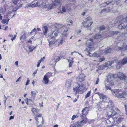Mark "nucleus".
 Instances as JSON below:
<instances>
[{
    "label": "nucleus",
    "instance_id": "48",
    "mask_svg": "<svg viewBox=\"0 0 127 127\" xmlns=\"http://www.w3.org/2000/svg\"><path fill=\"white\" fill-rule=\"evenodd\" d=\"M77 117H78V116L77 115H73L72 116V117L71 118V120H73L75 118H77Z\"/></svg>",
    "mask_w": 127,
    "mask_h": 127
},
{
    "label": "nucleus",
    "instance_id": "58",
    "mask_svg": "<svg viewBox=\"0 0 127 127\" xmlns=\"http://www.w3.org/2000/svg\"><path fill=\"white\" fill-rule=\"evenodd\" d=\"M45 59V57H44L42 58H41L38 61L40 63L43 61V59L44 60Z\"/></svg>",
    "mask_w": 127,
    "mask_h": 127
},
{
    "label": "nucleus",
    "instance_id": "50",
    "mask_svg": "<svg viewBox=\"0 0 127 127\" xmlns=\"http://www.w3.org/2000/svg\"><path fill=\"white\" fill-rule=\"evenodd\" d=\"M105 27L104 26H101L100 27L99 29L100 30L102 31L105 29Z\"/></svg>",
    "mask_w": 127,
    "mask_h": 127
},
{
    "label": "nucleus",
    "instance_id": "61",
    "mask_svg": "<svg viewBox=\"0 0 127 127\" xmlns=\"http://www.w3.org/2000/svg\"><path fill=\"white\" fill-rule=\"evenodd\" d=\"M54 62V61H53V59L51 61V65H55L56 64H53V63Z\"/></svg>",
    "mask_w": 127,
    "mask_h": 127
},
{
    "label": "nucleus",
    "instance_id": "53",
    "mask_svg": "<svg viewBox=\"0 0 127 127\" xmlns=\"http://www.w3.org/2000/svg\"><path fill=\"white\" fill-rule=\"evenodd\" d=\"M37 91H34L32 92V96L33 95L34 96L36 94ZM33 97L32 96V97Z\"/></svg>",
    "mask_w": 127,
    "mask_h": 127
},
{
    "label": "nucleus",
    "instance_id": "21",
    "mask_svg": "<svg viewBox=\"0 0 127 127\" xmlns=\"http://www.w3.org/2000/svg\"><path fill=\"white\" fill-rule=\"evenodd\" d=\"M117 75L118 77L121 80H124L126 76L124 74L120 72H118Z\"/></svg>",
    "mask_w": 127,
    "mask_h": 127
},
{
    "label": "nucleus",
    "instance_id": "30",
    "mask_svg": "<svg viewBox=\"0 0 127 127\" xmlns=\"http://www.w3.org/2000/svg\"><path fill=\"white\" fill-rule=\"evenodd\" d=\"M64 39H61L60 40L58 39L56 40V45H60V44H62V42L63 40Z\"/></svg>",
    "mask_w": 127,
    "mask_h": 127
},
{
    "label": "nucleus",
    "instance_id": "24",
    "mask_svg": "<svg viewBox=\"0 0 127 127\" xmlns=\"http://www.w3.org/2000/svg\"><path fill=\"white\" fill-rule=\"evenodd\" d=\"M117 64L116 65V68L117 69H119L121 67L122 65H121V61H120L117 60H115L114 61Z\"/></svg>",
    "mask_w": 127,
    "mask_h": 127
},
{
    "label": "nucleus",
    "instance_id": "19",
    "mask_svg": "<svg viewBox=\"0 0 127 127\" xmlns=\"http://www.w3.org/2000/svg\"><path fill=\"white\" fill-rule=\"evenodd\" d=\"M85 75L83 74H80L77 77V80L80 82H81L83 81L85 77Z\"/></svg>",
    "mask_w": 127,
    "mask_h": 127
},
{
    "label": "nucleus",
    "instance_id": "39",
    "mask_svg": "<svg viewBox=\"0 0 127 127\" xmlns=\"http://www.w3.org/2000/svg\"><path fill=\"white\" fill-rule=\"evenodd\" d=\"M121 35L122 36H123L125 38H127V33H121Z\"/></svg>",
    "mask_w": 127,
    "mask_h": 127
},
{
    "label": "nucleus",
    "instance_id": "59",
    "mask_svg": "<svg viewBox=\"0 0 127 127\" xmlns=\"http://www.w3.org/2000/svg\"><path fill=\"white\" fill-rule=\"evenodd\" d=\"M125 82L127 83V77L126 76L124 80Z\"/></svg>",
    "mask_w": 127,
    "mask_h": 127
},
{
    "label": "nucleus",
    "instance_id": "51",
    "mask_svg": "<svg viewBox=\"0 0 127 127\" xmlns=\"http://www.w3.org/2000/svg\"><path fill=\"white\" fill-rule=\"evenodd\" d=\"M28 52H31L32 51V48L31 47L29 46L28 49L27 50Z\"/></svg>",
    "mask_w": 127,
    "mask_h": 127
},
{
    "label": "nucleus",
    "instance_id": "36",
    "mask_svg": "<svg viewBox=\"0 0 127 127\" xmlns=\"http://www.w3.org/2000/svg\"><path fill=\"white\" fill-rule=\"evenodd\" d=\"M80 121H79L77 122V125L76 126L77 127H81L84 125L83 123H80Z\"/></svg>",
    "mask_w": 127,
    "mask_h": 127
},
{
    "label": "nucleus",
    "instance_id": "26",
    "mask_svg": "<svg viewBox=\"0 0 127 127\" xmlns=\"http://www.w3.org/2000/svg\"><path fill=\"white\" fill-rule=\"evenodd\" d=\"M66 32L63 31V32L62 33V36L63 38V39H65L68 35V34Z\"/></svg>",
    "mask_w": 127,
    "mask_h": 127
},
{
    "label": "nucleus",
    "instance_id": "9",
    "mask_svg": "<svg viewBox=\"0 0 127 127\" xmlns=\"http://www.w3.org/2000/svg\"><path fill=\"white\" fill-rule=\"evenodd\" d=\"M114 81H106L105 83V91L107 90L108 89L111 90V87L114 85Z\"/></svg>",
    "mask_w": 127,
    "mask_h": 127
},
{
    "label": "nucleus",
    "instance_id": "7",
    "mask_svg": "<svg viewBox=\"0 0 127 127\" xmlns=\"http://www.w3.org/2000/svg\"><path fill=\"white\" fill-rule=\"evenodd\" d=\"M95 94L98 95H99V98L101 99H102V101L99 102L100 104L102 102L106 103L108 102L109 101V98L107 97L106 95L101 94L99 92H97Z\"/></svg>",
    "mask_w": 127,
    "mask_h": 127
},
{
    "label": "nucleus",
    "instance_id": "46",
    "mask_svg": "<svg viewBox=\"0 0 127 127\" xmlns=\"http://www.w3.org/2000/svg\"><path fill=\"white\" fill-rule=\"evenodd\" d=\"M31 99H28L27 98L26 99V103L27 104H29L28 102L31 101Z\"/></svg>",
    "mask_w": 127,
    "mask_h": 127
},
{
    "label": "nucleus",
    "instance_id": "64",
    "mask_svg": "<svg viewBox=\"0 0 127 127\" xmlns=\"http://www.w3.org/2000/svg\"><path fill=\"white\" fill-rule=\"evenodd\" d=\"M43 103V102H42L41 103V104L39 103V106L40 107H43V105H42Z\"/></svg>",
    "mask_w": 127,
    "mask_h": 127
},
{
    "label": "nucleus",
    "instance_id": "5",
    "mask_svg": "<svg viewBox=\"0 0 127 127\" xmlns=\"http://www.w3.org/2000/svg\"><path fill=\"white\" fill-rule=\"evenodd\" d=\"M86 44L87 46L88 47V51L91 52L95 50V49L93 45L94 43L93 39H91L87 40L86 42Z\"/></svg>",
    "mask_w": 127,
    "mask_h": 127
},
{
    "label": "nucleus",
    "instance_id": "2",
    "mask_svg": "<svg viewBox=\"0 0 127 127\" xmlns=\"http://www.w3.org/2000/svg\"><path fill=\"white\" fill-rule=\"evenodd\" d=\"M112 93L118 98H124L127 96V94L125 92H122L120 90L117 89L113 90L112 91Z\"/></svg>",
    "mask_w": 127,
    "mask_h": 127
},
{
    "label": "nucleus",
    "instance_id": "49",
    "mask_svg": "<svg viewBox=\"0 0 127 127\" xmlns=\"http://www.w3.org/2000/svg\"><path fill=\"white\" fill-rule=\"evenodd\" d=\"M32 6V4L31 3L28 4L26 5V6L25 7V8L26 7L28 8L29 7H31Z\"/></svg>",
    "mask_w": 127,
    "mask_h": 127
},
{
    "label": "nucleus",
    "instance_id": "23",
    "mask_svg": "<svg viewBox=\"0 0 127 127\" xmlns=\"http://www.w3.org/2000/svg\"><path fill=\"white\" fill-rule=\"evenodd\" d=\"M48 78L44 76L43 80L42 81V83L46 85L49 82V80Z\"/></svg>",
    "mask_w": 127,
    "mask_h": 127
},
{
    "label": "nucleus",
    "instance_id": "42",
    "mask_svg": "<svg viewBox=\"0 0 127 127\" xmlns=\"http://www.w3.org/2000/svg\"><path fill=\"white\" fill-rule=\"evenodd\" d=\"M91 93V91H89L88 93L85 96V98H87L89 97L90 95V94Z\"/></svg>",
    "mask_w": 127,
    "mask_h": 127
},
{
    "label": "nucleus",
    "instance_id": "15",
    "mask_svg": "<svg viewBox=\"0 0 127 127\" xmlns=\"http://www.w3.org/2000/svg\"><path fill=\"white\" fill-rule=\"evenodd\" d=\"M111 51V48L108 47L106 48L105 49L101 50L100 53L102 55H104L106 54L110 53Z\"/></svg>",
    "mask_w": 127,
    "mask_h": 127
},
{
    "label": "nucleus",
    "instance_id": "37",
    "mask_svg": "<svg viewBox=\"0 0 127 127\" xmlns=\"http://www.w3.org/2000/svg\"><path fill=\"white\" fill-rule=\"evenodd\" d=\"M105 59V58L104 57H102L98 58V60L97 61L98 62H100L104 61Z\"/></svg>",
    "mask_w": 127,
    "mask_h": 127
},
{
    "label": "nucleus",
    "instance_id": "18",
    "mask_svg": "<svg viewBox=\"0 0 127 127\" xmlns=\"http://www.w3.org/2000/svg\"><path fill=\"white\" fill-rule=\"evenodd\" d=\"M88 108L87 107L84 108L82 111V113L81 114V117L82 118V117H83V115H86L88 114Z\"/></svg>",
    "mask_w": 127,
    "mask_h": 127
},
{
    "label": "nucleus",
    "instance_id": "28",
    "mask_svg": "<svg viewBox=\"0 0 127 127\" xmlns=\"http://www.w3.org/2000/svg\"><path fill=\"white\" fill-rule=\"evenodd\" d=\"M113 62L112 61H108L105 63V65L104 66V67H107L109 66H110L113 63Z\"/></svg>",
    "mask_w": 127,
    "mask_h": 127
},
{
    "label": "nucleus",
    "instance_id": "3",
    "mask_svg": "<svg viewBox=\"0 0 127 127\" xmlns=\"http://www.w3.org/2000/svg\"><path fill=\"white\" fill-rule=\"evenodd\" d=\"M91 20L92 19L91 17H88L86 19V21L82 22L83 26L86 30L91 29L90 26L93 23L91 21Z\"/></svg>",
    "mask_w": 127,
    "mask_h": 127
},
{
    "label": "nucleus",
    "instance_id": "29",
    "mask_svg": "<svg viewBox=\"0 0 127 127\" xmlns=\"http://www.w3.org/2000/svg\"><path fill=\"white\" fill-rule=\"evenodd\" d=\"M119 32L118 31H110L109 32V33L110 34L109 36H111L112 35H113L114 34H116L119 33Z\"/></svg>",
    "mask_w": 127,
    "mask_h": 127
},
{
    "label": "nucleus",
    "instance_id": "20",
    "mask_svg": "<svg viewBox=\"0 0 127 127\" xmlns=\"http://www.w3.org/2000/svg\"><path fill=\"white\" fill-rule=\"evenodd\" d=\"M106 122L108 125V126H111L114 123L113 119L112 118H110L106 120Z\"/></svg>",
    "mask_w": 127,
    "mask_h": 127
},
{
    "label": "nucleus",
    "instance_id": "41",
    "mask_svg": "<svg viewBox=\"0 0 127 127\" xmlns=\"http://www.w3.org/2000/svg\"><path fill=\"white\" fill-rule=\"evenodd\" d=\"M9 20V19H4L1 22L3 24H5L7 23V24H8V22Z\"/></svg>",
    "mask_w": 127,
    "mask_h": 127
},
{
    "label": "nucleus",
    "instance_id": "56",
    "mask_svg": "<svg viewBox=\"0 0 127 127\" xmlns=\"http://www.w3.org/2000/svg\"><path fill=\"white\" fill-rule=\"evenodd\" d=\"M73 61H70V62H69V68L70 67H71V65H72V64L73 63Z\"/></svg>",
    "mask_w": 127,
    "mask_h": 127
},
{
    "label": "nucleus",
    "instance_id": "35",
    "mask_svg": "<svg viewBox=\"0 0 127 127\" xmlns=\"http://www.w3.org/2000/svg\"><path fill=\"white\" fill-rule=\"evenodd\" d=\"M108 104L107 106L108 107L111 108L113 106V103L112 101H108Z\"/></svg>",
    "mask_w": 127,
    "mask_h": 127
},
{
    "label": "nucleus",
    "instance_id": "31",
    "mask_svg": "<svg viewBox=\"0 0 127 127\" xmlns=\"http://www.w3.org/2000/svg\"><path fill=\"white\" fill-rule=\"evenodd\" d=\"M121 63L122 65H124L127 63V58H124L122 60Z\"/></svg>",
    "mask_w": 127,
    "mask_h": 127
},
{
    "label": "nucleus",
    "instance_id": "63",
    "mask_svg": "<svg viewBox=\"0 0 127 127\" xmlns=\"http://www.w3.org/2000/svg\"><path fill=\"white\" fill-rule=\"evenodd\" d=\"M78 99V98H75L74 100L73 101V102L74 103L76 102Z\"/></svg>",
    "mask_w": 127,
    "mask_h": 127
},
{
    "label": "nucleus",
    "instance_id": "11",
    "mask_svg": "<svg viewBox=\"0 0 127 127\" xmlns=\"http://www.w3.org/2000/svg\"><path fill=\"white\" fill-rule=\"evenodd\" d=\"M39 6L43 8H44L45 7L49 10L51 9L52 8V6L51 4L46 5L45 2H42L41 1L40 2L39 4Z\"/></svg>",
    "mask_w": 127,
    "mask_h": 127
},
{
    "label": "nucleus",
    "instance_id": "27",
    "mask_svg": "<svg viewBox=\"0 0 127 127\" xmlns=\"http://www.w3.org/2000/svg\"><path fill=\"white\" fill-rule=\"evenodd\" d=\"M35 120V121H36V124L37 125V126H38L39 127L40 126L42 125L43 124V117H42V122H39L40 120H39V119L37 120H36L34 119Z\"/></svg>",
    "mask_w": 127,
    "mask_h": 127
},
{
    "label": "nucleus",
    "instance_id": "17",
    "mask_svg": "<svg viewBox=\"0 0 127 127\" xmlns=\"http://www.w3.org/2000/svg\"><path fill=\"white\" fill-rule=\"evenodd\" d=\"M51 32L50 34V36L52 34L53 38L56 37L58 35L59 32L57 30H51Z\"/></svg>",
    "mask_w": 127,
    "mask_h": 127
},
{
    "label": "nucleus",
    "instance_id": "12",
    "mask_svg": "<svg viewBox=\"0 0 127 127\" xmlns=\"http://www.w3.org/2000/svg\"><path fill=\"white\" fill-rule=\"evenodd\" d=\"M52 1V3L51 4L52 6L54 7L56 6L57 7H58L59 8L61 6L62 4L60 1L59 0H51Z\"/></svg>",
    "mask_w": 127,
    "mask_h": 127
},
{
    "label": "nucleus",
    "instance_id": "54",
    "mask_svg": "<svg viewBox=\"0 0 127 127\" xmlns=\"http://www.w3.org/2000/svg\"><path fill=\"white\" fill-rule=\"evenodd\" d=\"M111 1H112V3H113V2H117L119 1L120 0H111Z\"/></svg>",
    "mask_w": 127,
    "mask_h": 127
},
{
    "label": "nucleus",
    "instance_id": "44",
    "mask_svg": "<svg viewBox=\"0 0 127 127\" xmlns=\"http://www.w3.org/2000/svg\"><path fill=\"white\" fill-rule=\"evenodd\" d=\"M20 40L22 41V40H24L26 39V36L25 34L22 35L21 37L20 38Z\"/></svg>",
    "mask_w": 127,
    "mask_h": 127
},
{
    "label": "nucleus",
    "instance_id": "52",
    "mask_svg": "<svg viewBox=\"0 0 127 127\" xmlns=\"http://www.w3.org/2000/svg\"><path fill=\"white\" fill-rule=\"evenodd\" d=\"M68 62H70V61H73V59L71 57H69V59H68Z\"/></svg>",
    "mask_w": 127,
    "mask_h": 127
},
{
    "label": "nucleus",
    "instance_id": "14",
    "mask_svg": "<svg viewBox=\"0 0 127 127\" xmlns=\"http://www.w3.org/2000/svg\"><path fill=\"white\" fill-rule=\"evenodd\" d=\"M106 81H114L115 76L114 74L111 73L108 74L106 75Z\"/></svg>",
    "mask_w": 127,
    "mask_h": 127
},
{
    "label": "nucleus",
    "instance_id": "22",
    "mask_svg": "<svg viewBox=\"0 0 127 127\" xmlns=\"http://www.w3.org/2000/svg\"><path fill=\"white\" fill-rule=\"evenodd\" d=\"M42 30L43 32L44 33V35H45L47 37L50 36V34L48 35L47 34L48 28L46 26H44L42 29Z\"/></svg>",
    "mask_w": 127,
    "mask_h": 127
},
{
    "label": "nucleus",
    "instance_id": "45",
    "mask_svg": "<svg viewBox=\"0 0 127 127\" xmlns=\"http://www.w3.org/2000/svg\"><path fill=\"white\" fill-rule=\"evenodd\" d=\"M66 9H65V7L64 6H62V11H60V12L62 13L63 12H66Z\"/></svg>",
    "mask_w": 127,
    "mask_h": 127
},
{
    "label": "nucleus",
    "instance_id": "13",
    "mask_svg": "<svg viewBox=\"0 0 127 127\" xmlns=\"http://www.w3.org/2000/svg\"><path fill=\"white\" fill-rule=\"evenodd\" d=\"M90 51H88L90 57H98L100 56L102 54L101 53V50L98 52H95L93 54H91L90 52Z\"/></svg>",
    "mask_w": 127,
    "mask_h": 127
},
{
    "label": "nucleus",
    "instance_id": "32",
    "mask_svg": "<svg viewBox=\"0 0 127 127\" xmlns=\"http://www.w3.org/2000/svg\"><path fill=\"white\" fill-rule=\"evenodd\" d=\"M88 122V119L86 117H84L81 121H80V123H83L84 125L87 123Z\"/></svg>",
    "mask_w": 127,
    "mask_h": 127
},
{
    "label": "nucleus",
    "instance_id": "33",
    "mask_svg": "<svg viewBox=\"0 0 127 127\" xmlns=\"http://www.w3.org/2000/svg\"><path fill=\"white\" fill-rule=\"evenodd\" d=\"M75 86H76V87L75 88L74 87L73 88V90L76 92L79 88L80 86L79 84L77 83L75 84Z\"/></svg>",
    "mask_w": 127,
    "mask_h": 127
},
{
    "label": "nucleus",
    "instance_id": "60",
    "mask_svg": "<svg viewBox=\"0 0 127 127\" xmlns=\"http://www.w3.org/2000/svg\"><path fill=\"white\" fill-rule=\"evenodd\" d=\"M16 37V35H15L12 38H11V40L12 41H13L14 40Z\"/></svg>",
    "mask_w": 127,
    "mask_h": 127
},
{
    "label": "nucleus",
    "instance_id": "57",
    "mask_svg": "<svg viewBox=\"0 0 127 127\" xmlns=\"http://www.w3.org/2000/svg\"><path fill=\"white\" fill-rule=\"evenodd\" d=\"M30 81V80H29L28 78L27 80V82L26 83L25 85L26 86H27V85H28L29 84V83Z\"/></svg>",
    "mask_w": 127,
    "mask_h": 127
},
{
    "label": "nucleus",
    "instance_id": "8",
    "mask_svg": "<svg viewBox=\"0 0 127 127\" xmlns=\"http://www.w3.org/2000/svg\"><path fill=\"white\" fill-rule=\"evenodd\" d=\"M68 25L66 26H63L62 25L60 24H54L52 26V27H54L56 29H61V28H63L64 31L67 32L68 29V27H67Z\"/></svg>",
    "mask_w": 127,
    "mask_h": 127
},
{
    "label": "nucleus",
    "instance_id": "10",
    "mask_svg": "<svg viewBox=\"0 0 127 127\" xmlns=\"http://www.w3.org/2000/svg\"><path fill=\"white\" fill-rule=\"evenodd\" d=\"M115 110V111H114V112L111 114V116L113 117L112 118L113 119H117L119 117L121 114L120 111L118 109L116 108Z\"/></svg>",
    "mask_w": 127,
    "mask_h": 127
},
{
    "label": "nucleus",
    "instance_id": "40",
    "mask_svg": "<svg viewBox=\"0 0 127 127\" xmlns=\"http://www.w3.org/2000/svg\"><path fill=\"white\" fill-rule=\"evenodd\" d=\"M66 87L68 89H69L71 88V84L69 83H67L65 85Z\"/></svg>",
    "mask_w": 127,
    "mask_h": 127
},
{
    "label": "nucleus",
    "instance_id": "62",
    "mask_svg": "<svg viewBox=\"0 0 127 127\" xmlns=\"http://www.w3.org/2000/svg\"><path fill=\"white\" fill-rule=\"evenodd\" d=\"M14 116H10L9 118V120H11V119H14Z\"/></svg>",
    "mask_w": 127,
    "mask_h": 127
},
{
    "label": "nucleus",
    "instance_id": "6",
    "mask_svg": "<svg viewBox=\"0 0 127 127\" xmlns=\"http://www.w3.org/2000/svg\"><path fill=\"white\" fill-rule=\"evenodd\" d=\"M116 45L117 47H118L117 49L118 50H122V51H125L127 49L125 47V44L122 41L118 42L116 43Z\"/></svg>",
    "mask_w": 127,
    "mask_h": 127
},
{
    "label": "nucleus",
    "instance_id": "38",
    "mask_svg": "<svg viewBox=\"0 0 127 127\" xmlns=\"http://www.w3.org/2000/svg\"><path fill=\"white\" fill-rule=\"evenodd\" d=\"M52 75V73L48 72L44 76L49 78Z\"/></svg>",
    "mask_w": 127,
    "mask_h": 127
},
{
    "label": "nucleus",
    "instance_id": "47",
    "mask_svg": "<svg viewBox=\"0 0 127 127\" xmlns=\"http://www.w3.org/2000/svg\"><path fill=\"white\" fill-rule=\"evenodd\" d=\"M124 119L123 117H120L118 120L117 121L120 122L123 120Z\"/></svg>",
    "mask_w": 127,
    "mask_h": 127
},
{
    "label": "nucleus",
    "instance_id": "55",
    "mask_svg": "<svg viewBox=\"0 0 127 127\" xmlns=\"http://www.w3.org/2000/svg\"><path fill=\"white\" fill-rule=\"evenodd\" d=\"M33 32H35V34H36L37 33L36 30V29L35 28L34 29L32 30V33H33Z\"/></svg>",
    "mask_w": 127,
    "mask_h": 127
},
{
    "label": "nucleus",
    "instance_id": "25",
    "mask_svg": "<svg viewBox=\"0 0 127 127\" xmlns=\"http://www.w3.org/2000/svg\"><path fill=\"white\" fill-rule=\"evenodd\" d=\"M60 59V57L59 56H56L53 59V61H54L53 64H56L57 62L59 61Z\"/></svg>",
    "mask_w": 127,
    "mask_h": 127
},
{
    "label": "nucleus",
    "instance_id": "43",
    "mask_svg": "<svg viewBox=\"0 0 127 127\" xmlns=\"http://www.w3.org/2000/svg\"><path fill=\"white\" fill-rule=\"evenodd\" d=\"M101 37V36L99 34H97L94 36V38L95 39H97Z\"/></svg>",
    "mask_w": 127,
    "mask_h": 127
},
{
    "label": "nucleus",
    "instance_id": "16",
    "mask_svg": "<svg viewBox=\"0 0 127 127\" xmlns=\"http://www.w3.org/2000/svg\"><path fill=\"white\" fill-rule=\"evenodd\" d=\"M85 86L84 85H81L80 88L76 92V94H82L83 93V90L85 89Z\"/></svg>",
    "mask_w": 127,
    "mask_h": 127
},
{
    "label": "nucleus",
    "instance_id": "34",
    "mask_svg": "<svg viewBox=\"0 0 127 127\" xmlns=\"http://www.w3.org/2000/svg\"><path fill=\"white\" fill-rule=\"evenodd\" d=\"M56 40L55 41V40H54L52 38L51 40L50 41H49V46H50L51 45H52L55 44L56 45Z\"/></svg>",
    "mask_w": 127,
    "mask_h": 127
},
{
    "label": "nucleus",
    "instance_id": "4",
    "mask_svg": "<svg viewBox=\"0 0 127 127\" xmlns=\"http://www.w3.org/2000/svg\"><path fill=\"white\" fill-rule=\"evenodd\" d=\"M39 110L38 109L33 108L32 109V112L34 114V119L36 120L39 119V122H42V117L41 116V114L38 113Z\"/></svg>",
    "mask_w": 127,
    "mask_h": 127
},
{
    "label": "nucleus",
    "instance_id": "1",
    "mask_svg": "<svg viewBox=\"0 0 127 127\" xmlns=\"http://www.w3.org/2000/svg\"><path fill=\"white\" fill-rule=\"evenodd\" d=\"M112 3V1L111 0H109L99 5V6L100 7H105L108 6H109L106 9L102 10H101L102 12H107L111 11L112 8V5L113 4V3Z\"/></svg>",
    "mask_w": 127,
    "mask_h": 127
}]
</instances>
